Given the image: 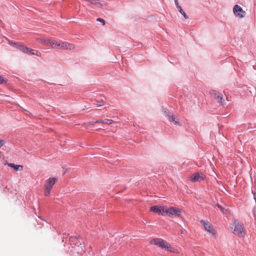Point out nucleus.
I'll return each instance as SVG.
<instances>
[{"label":"nucleus","instance_id":"obj_1","mask_svg":"<svg viewBox=\"0 0 256 256\" xmlns=\"http://www.w3.org/2000/svg\"><path fill=\"white\" fill-rule=\"evenodd\" d=\"M150 244L156 245L161 248L165 249L167 251H168L171 252L176 254H178L179 252L178 249L172 247L170 244H168L166 240L162 238H154L150 241Z\"/></svg>","mask_w":256,"mask_h":256},{"label":"nucleus","instance_id":"obj_2","mask_svg":"<svg viewBox=\"0 0 256 256\" xmlns=\"http://www.w3.org/2000/svg\"><path fill=\"white\" fill-rule=\"evenodd\" d=\"M233 230V233L239 237L243 238L245 235V230L242 224L238 220H234V224L231 227Z\"/></svg>","mask_w":256,"mask_h":256},{"label":"nucleus","instance_id":"obj_3","mask_svg":"<svg viewBox=\"0 0 256 256\" xmlns=\"http://www.w3.org/2000/svg\"><path fill=\"white\" fill-rule=\"evenodd\" d=\"M182 210L176 207H170L168 208L166 206L165 214L170 217H180Z\"/></svg>","mask_w":256,"mask_h":256},{"label":"nucleus","instance_id":"obj_4","mask_svg":"<svg viewBox=\"0 0 256 256\" xmlns=\"http://www.w3.org/2000/svg\"><path fill=\"white\" fill-rule=\"evenodd\" d=\"M18 50H20L21 52H23L24 53L28 54H32V55H36V56H39L40 54V52H38V50L30 49L28 47L22 45V44H20V46L18 48Z\"/></svg>","mask_w":256,"mask_h":256},{"label":"nucleus","instance_id":"obj_5","mask_svg":"<svg viewBox=\"0 0 256 256\" xmlns=\"http://www.w3.org/2000/svg\"><path fill=\"white\" fill-rule=\"evenodd\" d=\"M48 42L50 44V45L52 46V48L66 50L67 42H58L52 39L48 40Z\"/></svg>","mask_w":256,"mask_h":256},{"label":"nucleus","instance_id":"obj_6","mask_svg":"<svg viewBox=\"0 0 256 256\" xmlns=\"http://www.w3.org/2000/svg\"><path fill=\"white\" fill-rule=\"evenodd\" d=\"M210 94L212 97L216 100L218 102L220 103L222 105H224V100L222 94L214 90H210Z\"/></svg>","mask_w":256,"mask_h":256},{"label":"nucleus","instance_id":"obj_7","mask_svg":"<svg viewBox=\"0 0 256 256\" xmlns=\"http://www.w3.org/2000/svg\"><path fill=\"white\" fill-rule=\"evenodd\" d=\"M233 12L234 15L240 18H244L246 13L242 8L238 5L236 4L233 8Z\"/></svg>","mask_w":256,"mask_h":256},{"label":"nucleus","instance_id":"obj_8","mask_svg":"<svg viewBox=\"0 0 256 256\" xmlns=\"http://www.w3.org/2000/svg\"><path fill=\"white\" fill-rule=\"evenodd\" d=\"M200 223L202 224L205 230L209 232L215 236L216 234V231L214 228L208 222H206L204 220H201Z\"/></svg>","mask_w":256,"mask_h":256},{"label":"nucleus","instance_id":"obj_9","mask_svg":"<svg viewBox=\"0 0 256 256\" xmlns=\"http://www.w3.org/2000/svg\"><path fill=\"white\" fill-rule=\"evenodd\" d=\"M150 210L151 211L157 213L158 214L164 215L166 210V206H152L150 208Z\"/></svg>","mask_w":256,"mask_h":256},{"label":"nucleus","instance_id":"obj_10","mask_svg":"<svg viewBox=\"0 0 256 256\" xmlns=\"http://www.w3.org/2000/svg\"><path fill=\"white\" fill-rule=\"evenodd\" d=\"M205 176L202 172L194 174L190 177V180L192 182H200L204 178Z\"/></svg>","mask_w":256,"mask_h":256},{"label":"nucleus","instance_id":"obj_11","mask_svg":"<svg viewBox=\"0 0 256 256\" xmlns=\"http://www.w3.org/2000/svg\"><path fill=\"white\" fill-rule=\"evenodd\" d=\"M56 180L57 179L54 178H50L48 179L44 184L45 190H52V186L54 184Z\"/></svg>","mask_w":256,"mask_h":256},{"label":"nucleus","instance_id":"obj_12","mask_svg":"<svg viewBox=\"0 0 256 256\" xmlns=\"http://www.w3.org/2000/svg\"><path fill=\"white\" fill-rule=\"evenodd\" d=\"M166 116L170 122H173L174 125H180L178 120L172 114H168Z\"/></svg>","mask_w":256,"mask_h":256},{"label":"nucleus","instance_id":"obj_13","mask_svg":"<svg viewBox=\"0 0 256 256\" xmlns=\"http://www.w3.org/2000/svg\"><path fill=\"white\" fill-rule=\"evenodd\" d=\"M8 166L11 168H13L16 170H22L23 168V166L22 165H16L12 163L9 164Z\"/></svg>","mask_w":256,"mask_h":256},{"label":"nucleus","instance_id":"obj_14","mask_svg":"<svg viewBox=\"0 0 256 256\" xmlns=\"http://www.w3.org/2000/svg\"><path fill=\"white\" fill-rule=\"evenodd\" d=\"M97 122H98V123H102L104 124H110L114 122V121L112 120L106 119L104 120H97Z\"/></svg>","mask_w":256,"mask_h":256},{"label":"nucleus","instance_id":"obj_15","mask_svg":"<svg viewBox=\"0 0 256 256\" xmlns=\"http://www.w3.org/2000/svg\"><path fill=\"white\" fill-rule=\"evenodd\" d=\"M178 9L180 13L184 16V18L185 19L188 18V16H187V14H186V12L182 10L181 6H180L179 8L178 7Z\"/></svg>","mask_w":256,"mask_h":256},{"label":"nucleus","instance_id":"obj_16","mask_svg":"<svg viewBox=\"0 0 256 256\" xmlns=\"http://www.w3.org/2000/svg\"><path fill=\"white\" fill-rule=\"evenodd\" d=\"M8 44L17 49L20 44V42H16L12 41H9Z\"/></svg>","mask_w":256,"mask_h":256},{"label":"nucleus","instance_id":"obj_17","mask_svg":"<svg viewBox=\"0 0 256 256\" xmlns=\"http://www.w3.org/2000/svg\"><path fill=\"white\" fill-rule=\"evenodd\" d=\"M96 102H97L96 104H94L96 106L98 107L102 106L104 104V102L101 100L100 101L98 100H96Z\"/></svg>","mask_w":256,"mask_h":256},{"label":"nucleus","instance_id":"obj_18","mask_svg":"<svg viewBox=\"0 0 256 256\" xmlns=\"http://www.w3.org/2000/svg\"><path fill=\"white\" fill-rule=\"evenodd\" d=\"M74 48V46L72 44L67 42L66 50H73Z\"/></svg>","mask_w":256,"mask_h":256},{"label":"nucleus","instance_id":"obj_19","mask_svg":"<svg viewBox=\"0 0 256 256\" xmlns=\"http://www.w3.org/2000/svg\"><path fill=\"white\" fill-rule=\"evenodd\" d=\"M216 206H218V208H219L220 210L223 212V213H226L228 210L225 209L224 207H222L221 205L219 204H216Z\"/></svg>","mask_w":256,"mask_h":256},{"label":"nucleus","instance_id":"obj_20","mask_svg":"<svg viewBox=\"0 0 256 256\" xmlns=\"http://www.w3.org/2000/svg\"><path fill=\"white\" fill-rule=\"evenodd\" d=\"M96 20H97L98 22H100L102 24V25H104V24H106V22H105V20H104V19H102V18H98L96 19Z\"/></svg>","mask_w":256,"mask_h":256},{"label":"nucleus","instance_id":"obj_21","mask_svg":"<svg viewBox=\"0 0 256 256\" xmlns=\"http://www.w3.org/2000/svg\"><path fill=\"white\" fill-rule=\"evenodd\" d=\"M253 214L255 220H256V205L253 208L252 210Z\"/></svg>","mask_w":256,"mask_h":256},{"label":"nucleus","instance_id":"obj_22","mask_svg":"<svg viewBox=\"0 0 256 256\" xmlns=\"http://www.w3.org/2000/svg\"><path fill=\"white\" fill-rule=\"evenodd\" d=\"M6 82V80L2 76H0V84Z\"/></svg>","mask_w":256,"mask_h":256},{"label":"nucleus","instance_id":"obj_23","mask_svg":"<svg viewBox=\"0 0 256 256\" xmlns=\"http://www.w3.org/2000/svg\"><path fill=\"white\" fill-rule=\"evenodd\" d=\"M49 40L50 39H48V40L41 39L40 40V42H41V43H44V44H50L48 43V40Z\"/></svg>","mask_w":256,"mask_h":256},{"label":"nucleus","instance_id":"obj_24","mask_svg":"<svg viewBox=\"0 0 256 256\" xmlns=\"http://www.w3.org/2000/svg\"><path fill=\"white\" fill-rule=\"evenodd\" d=\"M51 190H45V196H48L50 194Z\"/></svg>","mask_w":256,"mask_h":256},{"label":"nucleus","instance_id":"obj_25","mask_svg":"<svg viewBox=\"0 0 256 256\" xmlns=\"http://www.w3.org/2000/svg\"><path fill=\"white\" fill-rule=\"evenodd\" d=\"M5 144V141L2 140H0V148Z\"/></svg>","mask_w":256,"mask_h":256},{"label":"nucleus","instance_id":"obj_26","mask_svg":"<svg viewBox=\"0 0 256 256\" xmlns=\"http://www.w3.org/2000/svg\"><path fill=\"white\" fill-rule=\"evenodd\" d=\"M174 3H175V4L176 6V7L177 8H178V7H180V6L179 5V4H178V0H174Z\"/></svg>","mask_w":256,"mask_h":256},{"label":"nucleus","instance_id":"obj_27","mask_svg":"<svg viewBox=\"0 0 256 256\" xmlns=\"http://www.w3.org/2000/svg\"><path fill=\"white\" fill-rule=\"evenodd\" d=\"M96 123H98V122H97V120H96V122H90L88 124H90L93 125V124H96Z\"/></svg>","mask_w":256,"mask_h":256},{"label":"nucleus","instance_id":"obj_28","mask_svg":"<svg viewBox=\"0 0 256 256\" xmlns=\"http://www.w3.org/2000/svg\"><path fill=\"white\" fill-rule=\"evenodd\" d=\"M254 5H256V0H254Z\"/></svg>","mask_w":256,"mask_h":256}]
</instances>
